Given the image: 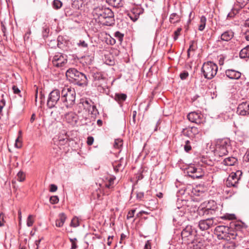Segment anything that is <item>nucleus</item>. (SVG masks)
Here are the masks:
<instances>
[{
	"instance_id": "nucleus-3",
	"label": "nucleus",
	"mask_w": 249,
	"mask_h": 249,
	"mask_svg": "<svg viewBox=\"0 0 249 249\" xmlns=\"http://www.w3.org/2000/svg\"><path fill=\"white\" fill-rule=\"evenodd\" d=\"M66 75L68 78L71 79L73 82L78 86H83L88 85V80L87 76L74 68L68 69L66 72Z\"/></svg>"
},
{
	"instance_id": "nucleus-51",
	"label": "nucleus",
	"mask_w": 249,
	"mask_h": 249,
	"mask_svg": "<svg viewBox=\"0 0 249 249\" xmlns=\"http://www.w3.org/2000/svg\"><path fill=\"white\" fill-rule=\"evenodd\" d=\"M94 139L92 137H89L87 139V144L91 145L93 144Z\"/></svg>"
},
{
	"instance_id": "nucleus-17",
	"label": "nucleus",
	"mask_w": 249,
	"mask_h": 249,
	"mask_svg": "<svg viewBox=\"0 0 249 249\" xmlns=\"http://www.w3.org/2000/svg\"><path fill=\"white\" fill-rule=\"evenodd\" d=\"M142 13L143 9L142 8L136 7L133 8L128 13L127 15L133 21H136L139 18L140 15Z\"/></svg>"
},
{
	"instance_id": "nucleus-18",
	"label": "nucleus",
	"mask_w": 249,
	"mask_h": 249,
	"mask_svg": "<svg viewBox=\"0 0 249 249\" xmlns=\"http://www.w3.org/2000/svg\"><path fill=\"white\" fill-rule=\"evenodd\" d=\"M226 76L231 79H238L241 76L240 72L233 69H228L225 71Z\"/></svg>"
},
{
	"instance_id": "nucleus-11",
	"label": "nucleus",
	"mask_w": 249,
	"mask_h": 249,
	"mask_svg": "<svg viewBox=\"0 0 249 249\" xmlns=\"http://www.w3.org/2000/svg\"><path fill=\"white\" fill-rule=\"evenodd\" d=\"M242 175V172L240 170H237L235 172L231 173L226 181V186L228 187H237L238 181Z\"/></svg>"
},
{
	"instance_id": "nucleus-61",
	"label": "nucleus",
	"mask_w": 249,
	"mask_h": 249,
	"mask_svg": "<svg viewBox=\"0 0 249 249\" xmlns=\"http://www.w3.org/2000/svg\"><path fill=\"white\" fill-rule=\"evenodd\" d=\"M90 108H92V110L91 111V112L92 114H93L95 110L96 109V107L95 106H90ZM89 109L90 110V108H89Z\"/></svg>"
},
{
	"instance_id": "nucleus-16",
	"label": "nucleus",
	"mask_w": 249,
	"mask_h": 249,
	"mask_svg": "<svg viewBox=\"0 0 249 249\" xmlns=\"http://www.w3.org/2000/svg\"><path fill=\"white\" fill-rule=\"evenodd\" d=\"M187 118L190 122L197 124H201L202 122V114L195 111L189 113L187 115Z\"/></svg>"
},
{
	"instance_id": "nucleus-15",
	"label": "nucleus",
	"mask_w": 249,
	"mask_h": 249,
	"mask_svg": "<svg viewBox=\"0 0 249 249\" xmlns=\"http://www.w3.org/2000/svg\"><path fill=\"white\" fill-rule=\"evenodd\" d=\"M237 112L242 116L249 115V101L240 103L238 106Z\"/></svg>"
},
{
	"instance_id": "nucleus-9",
	"label": "nucleus",
	"mask_w": 249,
	"mask_h": 249,
	"mask_svg": "<svg viewBox=\"0 0 249 249\" xmlns=\"http://www.w3.org/2000/svg\"><path fill=\"white\" fill-rule=\"evenodd\" d=\"M181 133L183 135L190 138L195 142L201 139V133L198 129L195 126L184 128Z\"/></svg>"
},
{
	"instance_id": "nucleus-54",
	"label": "nucleus",
	"mask_w": 249,
	"mask_h": 249,
	"mask_svg": "<svg viewBox=\"0 0 249 249\" xmlns=\"http://www.w3.org/2000/svg\"><path fill=\"white\" fill-rule=\"evenodd\" d=\"M234 214H230L227 216H224L223 218L225 219H232L234 218Z\"/></svg>"
},
{
	"instance_id": "nucleus-57",
	"label": "nucleus",
	"mask_w": 249,
	"mask_h": 249,
	"mask_svg": "<svg viewBox=\"0 0 249 249\" xmlns=\"http://www.w3.org/2000/svg\"><path fill=\"white\" fill-rule=\"evenodd\" d=\"M194 50L195 49L193 48V43L190 45V47L189 48V49L187 51V53H188V55L189 56L190 55V51L191 50Z\"/></svg>"
},
{
	"instance_id": "nucleus-37",
	"label": "nucleus",
	"mask_w": 249,
	"mask_h": 249,
	"mask_svg": "<svg viewBox=\"0 0 249 249\" xmlns=\"http://www.w3.org/2000/svg\"><path fill=\"white\" fill-rule=\"evenodd\" d=\"M18 133H19V135L16 139V142H15V146L17 148H20L21 147V141H20V138L21 135V131H19Z\"/></svg>"
},
{
	"instance_id": "nucleus-58",
	"label": "nucleus",
	"mask_w": 249,
	"mask_h": 249,
	"mask_svg": "<svg viewBox=\"0 0 249 249\" xmlns=\"http://www.w3.org/2000/svg\"><path fill=\"white\" fill-rule=\"evenodd\" d=\"M35 119H36V115H35V114L33 113L32 115V116L30 119L31 123H33L35 120Z\"/></svg>"
},
{
	"instance_id": "nucleus-53",
	"label": "nucleus",
	"mask_w": 249,
	"mask_h": 249,
	"mask_svg": "<svg viewBox=\"0 0 249 249\" xmlns=\"http://www.w3.org/2000/svg\"><path fill=\"white\" fill-rule=\"evenodd\" d=\"M13 90L14 91V92L16 94H18L20 92L18 88L15 86H14L13 87Z\"/></svg>"
},
{
	"instance_id": "nucleus-30",
	"label": "nucleus",
	"mask_w": 249,
	"mask_h": 249,
	"mask_svg": "<svg viewBox=\"0 0 249 249\" xmlns=\"http://www.w3.org/2000/svg\"><path fill=\"white\" fill-rule=\"evenodd\" d=\"M65 39L63 36H59L57 37V46L59 48H62L64 46Z\"/></svg>"
},
{
	"instance_id": "nucleus-49",
	"label": "nucleus",
	"mask_w": 249,
	"mask_h": 249,
	"mask_svg": "<svg viewBox=\"0 0 249 249\" xmlns=\"http://www.w3.org/2000/svg\"><path fill=\"white\" fill-rule=\"evenodd\" d=\"M188 76V72H182L180 74V77L182 80H184Z\"/></svg>"
},
{
	"instance_id": "nucleus-60",
	"label": "nucleus",
	"mask_w": 249,
	"mask_h": 249,
	"mask_svg": "<svg viewBox=\"0 0 249 249\" xmlns=\"http://www.w3.org/2000/svg\"><path fill=\"white\" fill-rule=\"evenodd\" d=\"M245 38L248 41H249V31H247L245 35Z\"/></svg>"
},
{
	"instance_id": "nucleus-45",
	"label": "nucleus",
	"mask_w": 249,
	"mask_h": 249,
	"mask_svg": "<svg viewBox=\"0 0 249 249\" xmlns=\"http://www.w3.org/2000/svg\"><path fill=\"white\" fill-rule=\"evenodd\" d=\"M144 196V193L142 192H138L136 194L137 199L139 200H142Z\"/></svg>"
},
{
	"instance_id": "nucleus-56",
	"label": "nucleus",
	"mask_w": 249,
	"mask_h": 249,
	"mask_svg": "<svg viewBox=\"0 0 249 249\" xmlns=\"http://www.w3.org/2000/svg\"><path fill=\"white\" fill-rule=\"evenodd\" d=\"M43 239V238H41L40 239H38V240H37L35 241V244L36 245V249H38V247H39V244L40 243V242H41V240Z\"/></svg>"
},
{
	"instance_id": "nucleus-62",
	"label": "nucleus",
	"mask_w": 249,
	"mask_h": 249,
	"mask_svg": "<svg viewBox=\"0 0 249 249\" xmlns=\"http://www.w3.org/2000/svg\"><path fill=\"white\" fill-rule=\"evenodd\" d=\"M18 218H19V222H20L21 220V212L20 210L18 211Z\"/></svg>"
},
{
	"instance_id": "nucleus-5",
	"label": "nucleus",
	"mask_w": 249,
	"mask_h": 249,
	"mask_svg": "<svg viewBox=\"0 0 249 249\" xmlns=\"http://www.w3.org/2000/svg\"><path fill=\"white\" fill-rule=\"evenodd\" d=\"M218 67L216 64L211 61L203 64L201 68V72L204 77L208 79H212L217 73Z\"/></svg>"
},
{
	"instance_id": "nucleus-43",
	"label": "nucleus",
	"mask_w": 249,
	"mask_h": 249,
	"mask_svg": "<svg viewBox=\"0 0 249 249\" xmlns=\"http://www.w3.org/2000/svg\"><path fill=\"white\" fill-rule=\"evenodd\" d=\"M181 31V28H178L176 31L174 32V40H177L178 38V36L180 35V32Z\"/></svg>"
},
{
	"instance_id": "nucleus-41",
	"label": "nucleus",
	"mask_w": 249,
	"mask_h": 249,
	"mask_svg": "<svg viewBox=\"0 0 249 249\" xmlns=\"http://www.w3.org/2000/svg\"><path fill=\"white\" fill-rule=\"evenodd\" d=\"M50 202L53 204H57L59 202L58 197L56 196H51L50 198Z\"/></svg>"
},
{
	"instance_id": "nucleus-1",
	"label": "nucleus",
	"mask_w": 249,
	"mask_h": 249,
	"mask_svg": "<svg viewBox=\"0 0 249 249\" xmlns=\"http://www.w3.org/2000/svg\"><path fill=\"white\" fill-rule=\"evenodd\" d=\"M92 14L94 18L103 25L111 26L114 24V13L109 8H94Z\"/></svg>"
},
{
	"instance_id": "nucleus-40",
	"label": "nucleus",
	"mask_w": 249,
	"mask_h": 249,
	"mask_svg": "<svg viewBox=\"0 0 249 249\" xmlns=\"http://www.w3.org/2000/svg\"><path fill=\"white\" fill-rule=\"evenodd\" d=\"M77 45L78 47L84 49H87L88 47V43L84 40H80L79 42L77 43Z\"/></svg>"
},
{
	"instance_id": "nucleus-33",
	"label": "nucleus",
	"mask_w": 249,
	"mask_h": 249,
	"mask_svg": "<svg viewBox=\"0 0 249 249\" xmlns=\"http://www.w3.org/2000/svg\"><path fill=\"white\" fill-rule=\"evenodd\" d=\"M114 36L118 40V42L121 43L123 40L124 34L119 31H117L114 33Z\"/></svg>"
},
{
	"instance_id": "nucleus-23",
	"label": "nucleus",
	"mask_w": 249,
	"mask_h": 249,
	"mask_svg": "<svg viewBox=\"0 0 249 249\" xmlns=\"http://www.w3.org/2000/svg\"><path fill=\"white\" fill-rule=\"evenodd\" d=\"M66 216L64 213H60L58 215V218L56 220L55 225L58 227H62L66 219Z\"/></svg>"
},
{
	"instance_id": "nucleus-52",
	"label": "nucleus",
	"mask_w": 249,
	"mask_h": 249,
	"mask_svg": "<svg viewBox=\"0 0 249 249\" xmlns=\"http://www.w3.org/2000/svg\"><path fill=\"white\" fill-rule=\"evenodd\" d=\"M144 249H151V244L150 241L148 240L145 244Z\"/></svg>"
},
{
	"instance_id": "nucleus-42",
	"label": "nucleus",
	"mask_w": 249,
	"mask_h": 249,
	"mask_svg": "<svg viewBox=\"0 0 249 249\" xmlns=\"http://www.w3.org/2000/svg\"><path fill=\"white\" fill-rule=\"evenodd\" d=\"M71 225L74 227H78L79 225V221L76 217L73 218L71 221Z\"/></svg>"
},
{
	"instance_id": "nucleus-59",
	"label": "nucleus",
	"mask_w": 249,
	"mask_h": 249,
	"mask_svg": "<svg viewBox=\"0 0 249 249\" xmlns=\"http://www.w3.org/2000/svg\"><path fill=\"white\" fill-rule=\"evenodd\" d=\"M245 158L248 161H249V150L247 151L245 154Z\"/></svg>"
},
{
	"instance_id": "nucleus-29",
	"label": "nucleus",
	"mask_w": 249,
	"mask_h": 249,
	"mask_svg": "<svg viewBox=\"0 0 249 249\" xmlns=\"http://www.w3.org/2000/svg\"><path fill=\"white\" fill-rule=\"evenodd\" d=\"M192 186H190L186 188L184 187L179 191V193L181 195H188L190 194Z\"/></svg>"
},
{
	"instance_id": "nucleus-19",
	"label": "nucleus",
	"mask_w": 249,
	"mask_h": 249,
	"mask_svg": "<svg viewBox=\"0 0 249 249\" xmlns=\"http://www.w3.org/2000/svg\"><path fill=\"white\" fill-rule=\"evenodd\" d=\"M190 248L193 249H200L203 246V243L201 239L194 238L188 244Z\"/></svg>"
},
{
	"instance_id": "nucleus-2",
	"label": "nucleus",
	"mask_w": 249,
	"mask_h": 249,
	"mask_svg": "<svg viewBox=\"0 0 249 249\" xmlns=\"http://www.w3.org/2000/svg\"><path fill=\"white\" fill-rule=\"evenodd\" d=\"M61 101L67 108L72 107L75 104L76 92L71 87H64L61 91Z\"/></svg>"
},
{
	"instance_id": "nucleus-27",
	"label": "nucleus",
	"mask_w": 249,
	"mask_h": 249,
	"mask_svg": "<svg viewBox=\"0 0 249 249\" xmlns=\"http://www.w3.org/2000/svg\"><path fill=\"white\" fill-rule=\"evenodd\" d=\"M206 18L205 16H202L200 17V22L198 26V30L202 31L206 26Z\"/></svg>"
},
{
	"instance_id": "nucleus-14",
	"label": "nucleus",
	"mask_w": 249,
	"mask_h": 249,
	"mask_svg": "<svg viewBox=\"0 0 249 249\" xmlns=\"http://www.w3.org/2000/svg\"><path fill=\"white\" fill-rule=\"evenodd\" d=\"M215 224L216 223L214 222L213 218H207L205 220H200L198 223V227L201 231H205Z\"/></svg>"
},
{
	"instance_id": "nucleus-39",
	"label": "nucleus",
	"mask_w": 249,
	"mask_h": 249,
	"mask_svg": "<svg viewBox=\"0 0 249 249\" xmlns=\"http://www.w3.org/2000/svg\"><path fill=\"white\" fill-rule=\"evenodd\" d=\"M184 150L186 152H189L192 149L190 142L189 141L187 140L185 142V144L184 145Z\"/></svg>"
},
{
	"instance_id": "nucleus-12",
	"label": "nucleus",
	"mask_w": 249,
	"mask_h": 249,
	"mask_svg": "<svg viewBox=\"0 0 249 249\" xmlns=\"http://www.w3.org/2000/svg\"><path fill=\"white\" fill-rule=\"evenodd\" d=\"M67 56L66 54L60 53H57L53 56L52 63L54 66L56 67H62L67 62Z\"/></svg>"
},
{
	"instance_id": "nucleus-10",
	"label": "nucleus",
	"mask_w": 249,
	"mask_h": 249,
	"mask_svg": "<svg viewBox=\"0 0 249 249\" xmlns=\"http://www.w3.org/2000/svg\"><path fill=\"white\" fill-rule=\"evenodd\" d=\"M60 100H61L60 91L57 89H53L48 95L47 106L49 108L55 107Z\"/></svg>"
},
{
	"instance_id": "nucleus-46",
	"label": "nucleus",
	"mask_w": 249,
	"mask_h": 249,
	"mask_svg": "<svg viewBox=\"0 0 249 249\" xmlns=\"http://www.w3.org/2000/svg\"><path fill=\"white\" fill-rule=\"evenodd\" d=\"M114 179L113 178H110L109 179V182L106 183L105 186L107 188H110L112 187Z\"/></svg>"
},
{
	"instance_id": "nucleus-31",
	"label": "nucleus",
	"mask_w": 249,
	"mask_h": 249,
	"mask_svg": "<svg viewBox=\"0 0 249 249\" xmlns=\"http://www.w3.org/2000/svg\"><path fill=\"white\" fill-rule=\"evenodd\" d=\"M179 17L176 14H172L170 17V21L172 23H175L179 21Z\"/></svg>"
},
{
	"instance_id": "nucleus-26",
	"label": "nucleus",
	"mask_w": 249,
	"mask_h": 249,
	"mask_svg": "<svg viewBox=\"0 0 249 249\" xmlns=\"http://www.w3.org/2000/svg\"><path fill=\"white\" fill-rule=\"evenodd\" d=\"M239 55L240 57L242 58L249 57V46L242 49Z\"/></svg>"
},
{
	"instance_id": "nucleus-21",
	"label": "nucleus",
	"mask_w": 249,
	"mask_h": 249,
	"mask_svg": "<svg viewBox=\"0 0 249 249\" xmlns=\"http://www.w3.org/2000/svg\"><path fill=\"white\" fill-rule=\"evenodd\" d=\"M234 36V32L232 30H229L224 32L220 36L221 40L229 41L231 40Z\"/></svg>"
},
{
	"instance_id": "nucleus-35",
	"label": "nucleus",
	"mask_w": 249,
	"mask_h": 249,
	"mask_svg": "<svg viewBox=\"0 0 249 249\" xmlns=\"http://www.w3.org/2000/svg\"><path fill=\"white\" fill-rule=\"evenodd\" d=\"M53 7L55 9L60 8L62 6V2L59 0H54L53 1Z\"/></svg>"
},
{
	"instance_id": "nucleus-44",
	"label": "nucleus",
	"mask_w": 249,
	"mask_h": 249,
	"mask_svg": "<svg viewBox=\"0 0 249 249\" xmlns=\"http://www.w3.org/2000/svg\"><path fill=\"white\" fill-rule=\"evenodd\" d=\"M68 141V139L66 136H65V138H60L59 137V144L60 145H64Z\"/></svg>"
},
{
	"instance_id": "nucleus-36",
	"label": "nucleus",
	"mask_w": 249,
	"mask_h": 249,
	"mask_svg": "<svg viewBox=\"0 0 249 249\" xmlns=\"http://www.w3.org/2000/svg\"><path fill=\"white\" fill-rule=\"evenodd\" d=\"M34 216L33 215H29L27 219V226L28 227H31L34 223Z\"/></svg>"
},
{
	"instance_id": "nucleus-34",
	"label": "nucleus",
	"mask_w": 249,
	"mask_h": 249,
	"mask_svg": "<svg viewBox=\"0 0 249 249\" xmlns=\"http://www.w3.org/2000/svg\"><path fill=\"white\" fill-rule=\"evenodd\" d=\"M123 145V141L121 139H116L114 143V147L117 149H120Z\"/></svg>"
},
{
	"instance_id": "nucleus-22",
	"label": "nucleus",
	"mask_w": 249,
	"mask_h": 249,
	"mask_svg": "<svg viewBox=\"0 0 249 249\" xmlns=\"http://www.w3.org/2000/svg\"><path fill=\"white\" fill-rule=\"evenodd\" d=\"M126 160L124 158H121L118 161L113 164L114 169L116 172L123 170L126 165Z\"/></svg>"
},
{
	"instance_id": "nucleus-28",
	"label": "nucleus",
	"mask_w": 249,
	"mask_h": 249,
	"mask_svg": "<svg viewBox=\"0 0 249 249\" xmlns=\"http://www.w3.org/2000/svg\"><path fill=\"white\" fill-rule=\"evenodd\" d=\"M109 5L115 7H119L122 6L121 0H106Z\"/></svg>"
},
{
	"instance_id": "nucleus-25",
	"label": "nucleus",
	"mask_w": 249,
	"mask_h": 249,
	"mask_svg": "<svg viewBox=\"0 0 249 249\" xmlns=\"http://www.w3.org/2000/svg\"><path fill=\"white\" fill-rule=\"evenodd\" d=\"M126 95L124 93H116L114 95V99L119 103H121L126 100Z\"/></svg>"
},
{
	"instance_id": "nucleus-20",
	"label": "nucleus",
	"mask_w": 249,
	"mask_h": 249,
	"mask_svg": "<svg viewBox=\"0 0 249 249\" xmlns=\"http://www.w3.org/2000/svg\"><path fill=\"white\" fill-rule=\"evenodd\" d=\"M65 119L70 124H76L77 122V115L73 112L66 113L65 115Z\"/></svg>"
},
{
	"instance_id": "nucleus-64",
	"label": "nucleus",
	"mask_w": 249,
	"mask_h": 249,
	"mask_svg": "<svg viewBox=\"0 0 249 249\" xmlns=\"http://www.w3.org/2000/svg\"><path fill=\"white\" fill-rule=\"evenodd\" d=\"M245 24L246 26L249 27V18L246 20Z\"/></svg>"
},
{
	"instance_id": "nucleus-38",
	"label": "nucleus",
	"mask_w": 249,
	"mask_h": 249,
	"mask_svg": "<svg viewBox=\"0 0 249 249\" xmlns=\"http://www.w3.org/2000/svg\"><path fill=\"white\" fill-rule=\"evenodd\" d=\"M25 178V176L22 171H19L17 174V180L20 182L23 181Z\"/></svg>"
},
{
	"instance_id": "nucleus-63",
	"label": "nucleus",
	"mask_w": 249,
	"mask_h": 249,
	"mask_svg": "<svg viewBox=\"0 0 249 249\" xmlns=\"http://www.w3.org/2000/svg\"><path fill=\"white\" fill-rule=\"evenodd\" d=\"M77 247V246L76 244V243H73L71 244V248L73 249H75Z\"/></svg>"
},
{
	"instance_id": "nucleus-8",
	"label": "nucleus",
	"mask_w": 249,
	"mask_h": 249,
	"mask_svg": "<svg viewBox=\"0 0 249 249\" xmlns=\"http://www.w3.org/2000/svg\"><path fill=\"white\" fill-rule=\"evenodd\" d=\"M217 206L215 201L213 200L209 201L205 207H201L199 210L200 214L203 215H208L215 214L217 211Z\"/></svg>"
},
{
	"instance_id": "nucleus-6",
	"label": "nucleus",
	"mask_w": 249,
	"mask_h": 249,
	"mask_svg": "<svg viewBox=\"0 0 249 249\" xmlns=\"http://www.w3.org/2000/svg\"><path fill=\"white\" fill-rule=\"evenodd\" d=\"M196 230L192 226H186L181 233L182 240L185 243H189L196 235Z\"/></svg>"
},
{
	"instance_id": "nucleus-55",
	"label": "nucleus",
	"mask_w": 249,
	"mask_h": 249,
	"mask_svg": "<svg viewBox=\"0 0 249 249\" xmlns=\"http://www.w3.org/2000/svg\"><path fill=\"white\" fill-rule=\"evenodd\" d=\"M93 196L94 197H95V195H96V198L98 199H101V195L97 191L95 193H93Z\"/></svg>"
},
{
	"instance_id": "nucleus-7",
	"label": "nucleus",
	"mask_w": 249,
	"mask_h": 249,
	"mask_svg": "<svg viewBox=\"0 0 249 249\" xmlns=\"http://www.w3.org/2000/svg\"><path fill=\"white\" fill-rule=\"evenodd\" d=\"M187 175L193 179L202 178L204 174V170L199 165H190L186 170Z\"/></svg>"
},
{
	"instance_id": "nucleus-47",
	"label": "nucleus",
	"mask_w": 249,
	"mask_h": 249,
	"mask_svg": "<svg viewBox=\"0 0 249 249\" xmlns=\"http://www.w3.org/2000/svg\"><path fill=\"white\" fill-rule=\"evenodd\" d=\"M4 217V214L2 213H0V227L4 226L5 222Z\"/></svg>"
},
{
	"instance_id": "nucleus-24",
	"label": "nucleus",
	"mask_w": 249,
	"mask_h": 249,
	"mask_svg": "<svg viewBox=\"0 0 249 249\" xmlns=\"http://www.w3.org/2000/svg\"><path fill=\"white\" fill-rule=\"evenodd\" d=\"M237 162V159L234 157H229L225 158L222 163L227 166H233Z\"/></svg>"
},
{
	"instance_id": "nucleus-50",
	"label": "nucleus",
	"mask_w": 249,
	"mask_h": 249,
	"mask_svg": "<svg viewBox=\"0 0 249 249\" xmlns=\"http://www.w3.org/2000/svg\"><path fill=\"white\" fill-rule=\"evenodd\" d=\"M57 189V187L56 185L54 184H51L50 185V191L51 192H55Z\"/></svg>"
},
{
	"instance_id": "nucleus-13",
	"label": "nucleus",
	"mask_w": 249,
	"mask_h": 249,
	"mask_svg": "<svg viewBox=\"0 0 249 249\" xmlns=\"http://www.w3.org/2000/svg\"><path fill=\"white\" fill-rule=\"evenodd\" d=\"M249 0H236L234 2V7L231 11L227 15L228 18H232L237 14L240 9L244 7L248 2Z\"/></svg>"
},
{
	"instance_id": "nucleus-4",
	"label": "nucleus",
	"mask_w": 249,
	"mask_h": 249,
	"mask_svg": "<svg viewBox=\"0 0 249 249\" xmlns=\"http://www.w3.org/2000/svg\"><path fill=\"white\" fill-rule=\"evenodd\" d=\"M231 140L228 138L219 139L215 142V152L219 157L227 155L231 149Z\"/></svg>"
},
{
	"instance_id": "nucleus-48",
	"label": "nucleus",
	"mask_w": 249,
	"mask_h": 249,
	"mask_svg": "<svg viewBox=\"0 0 249 249\" xmlns=\"http://www.w3.org/2000/svg\"><path fill=\"white\" fill-rule=\"evenodd\" d=\"M135 212V210H132L130 211H129L127 215V218L129 219L130 218H132L134 216V214Z\"/></svg>"
},
{
	"instance_id": "nucleus-32",
	"label": "nucleus",
	"mask_w": 249,
	"mask_h": 249,
	"mask_svg": "<svg viewBox=\"0 0 249 249\" xmlns=\"http://www.w3.org/2000/svg\"><path fill=\"white\" fill-rule=\"evenodd\" d=\"M228 230V227L224 226H218L215 228V231L217 232H221L224 233V232H226Z\"/></svg>"
}]
</instances>
